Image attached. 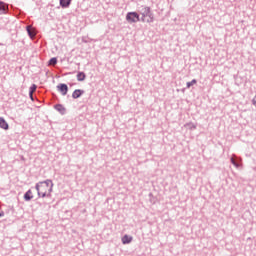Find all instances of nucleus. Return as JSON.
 Wrapping results in <instances>:
<instances>
[{"mask_svg": "<svg viewBox=\"0 0 256 256\" xmlns=\"http://www.w3.org/2000/svg\"><path fill=\"white\" fill-rule=\"evenodd\" d=\"M35 189L38 193V197H51V193H53V181L47 179L42 182H38L35 186Z\"/></svg>", "mask_w": 256, "mask_h": 256, "instance_id": "obj_1", "label": "nucleus"}, {"mask_svg": "<svg viewBox=\"0 0 256 256\" xmlns=\"http://www.w3.org/2000/svg\"><path fill=\"white\" fill-rule=\"evenodd\" d=\"M141 21L143 23H153L155 21V18L153 16V12H151V7L145 6L141 9Z\"/></svg>", "mask_w": 256, "mask_h": 256, "instance_id": "obj_2", "label": "nucleus"}, {"mask_svg": "<svg viewBox=\"0 0 256 256\" xmlns=\"http://www.w3.org/2000/svg\"><path fill=\"white\" fill-rule=\"evenodd\" d=\"M126 21H128V23H138V21H141V18L137 12H128L126 15Z\"/></svg>", "mask_w": 256, "mask_h": 256, "instance_id": "obj_3", "label": "nucleus"}, {"mask_svg": "<svg viewBox=\"0 0 256 256\" xmlns=\"http://www.w3.org/2000/svg\"><path fill=\"white\" fill-rule=\"evenodd\" d=\"M9 13V4L0 1V15H7Z\"/></svg>", "mask_w": 256, "mask_h": 256, "instance_id": "obj_4", "label": "nucleus"}, {"mask_svg": "<svg viewBox=\"0 0 256 256\" xmlns=\"http://www.w3.org/2000/svg\"><path fill=\"white\" fill-rule=\"evenodd\" d=\"M58 91H60V93H62V95H67L68 91H69V86H67V84H59L57 86Z\"/></svg>", "mask_w": 256, "mask_h": 256, "instance_id": "obj_5", "label": "nucleus"}, {"mask_svg": "<svg viewBox=\"0 0 256 256\" xmlns=\"http://www.w3.org/2000/svg\"><path fill=\"white\" fill-rule=\"evenodd\" d=\"M54 109H56L60 115H65L67 113V109L62 104H56Z\"/></svg>", "mask_w": 256, "mask_h": 256, "instance_id": "obj_6", "label": "nucleus"}, {"mask_svg": "<svg viewBox=\"0 0 256 256\" xmlns=\"http://www.w3.org/2000/svg\"><path fill=\"white\" fill-rule=\"evenodd\" d=\"M85 94V90H81V89H76L74 90V92L72 93V98L73 99H79V97H81L82 95Z\"/></svg>", "mask_w": 256, "mask_h": 256, "instance_id": "obj_7", "label": "nucleus"}, {"mask_svg": "<svg viewBox=\"0 0 256 256\" xmlns=\"http://www.w3.org/2000/svg\"><path fill=\"white\" fill-rule=\"evenodd\" d=\"M73 0H60V7H62V9H67L71 6V2Z\"/></svg>", "mask_w": 256, "mask_h": 256, "instance_id": "obj_8", "label": "nucleus"}, {"mask_svg": "<svg viewBox=\"0 0 256 256\" xmlns=\"http://www.w3.org/2000/svg\"><path fill=\"white\" fill-rule=\"evenodd\" d=\"M0 127L5 131L9 130V124L7 123V121H5V118L3 117H0Z\"/></svg>", "mask_w": 256, "mask_h": 256, "instance_id": "obj_9", "label": "nucleus"}, {"mask_svg": "<svg viewBox=\"0 0 256 256\" xmlns=\"http://www.w3.org/2000/svg\"><path fill=\"white\" fill-rule=\"evenodd\" d=\"M133 241V237L129 236V235H124L122 237V243L123 245H129V243H131Z\"/></svg>", "mask_w": 256, "mask_h": 256, "instance_id": "obj_10", "label": "nucleus"}, {"mask_svg": "<svg viewBox=\"0 0 256 256\" xmlns=\"http://www.w3.org/2000/svg\"><path fill=\"white\" fill-rule=\"evenodd\" d=\"M31 199H33V192L31 190H28L25 194H24V200L25 201H31Z\"/></svg>", "mask_w": 256, "mask_h": 256, "instance_id": "obj_11", "label": "nucleus"}, {"mask_svg": "<svg viewBox=\"0 0 256 256\" xmlns=\"http://www.w3.org/2000/svg\"><path fill=\"white\" fill-rule=\"evenodd\" d=\"M76 77L77 81H85L87 75L85 74V72H78Z\"/></svg>", "mask_w": 256, "mask_h": 256, "instance_id": "obj_12", "label": "nucleus"}, {"mask_svg": "<svg viewBox=\"0 0 256 256\" xmlns=\"http://www.w3.org/2000/svg\"><path fill=\"white\" fill-rule=\"evenodd\" d=\"M196 83H197V80H196V79H193L192 81L187 82V83H186L187 89H191V87H193V85H196Z\"/></svg>", "mask_w": 256, "mask_h": 256, "instance_id": "obj_13", "label": "nucleus"}, {"mask_svg": "<svg viewBox=\"0 0 256 256\" xmlns=\"http://www.w3.org/2000/svg\"><path fill=\"white\" fill-rule=\"evenodd\" d=\"M35 91H37V86H36V84H32L29 88V95H33V93H35Z\"/></svg>", "mask_w": 256, "mask_h": 256, "instance_id": "obj_14", "label": "nucleus"}, {"mask_svg": "<svg viewBox=\"0 0 256 256\" xmlns=\"http://www.w3.org/2000/svg\"><path fill=\"white\" fill-rule=\"evenodd\" d=\"M186 127H188L190 131H194V129H197V125H195L194 123H187Z\"/></svg>", "mask_w": 256, "mask_h": 256, "instance_id": "obj_15", "label": "nucleus"}, {"mask_svg": "<svg viewBox=\"0 0 256 256\" xmlns=\"http://www.w3.org/2000/svg\"><path fill=\"white\" fill-rule=\"evenodd\" d=\"M232 165H234V167L239 168V163L237 162V160H235V155L233 157H231L230 159Z\"/></svg>", "mask_w": 256, "mask_h": 256, "instance_id": "obj_16", "label": "nucleus"}, {"mask_svg": "<svg viewBox=\"0 0 256 256\" xmlns=\"http://www.w3.org/2000/svg\"><path fill=\"white\" fill-rule=\"evenodd\" d=\"M49 65H57V58L53 57L49 60Z\"/></svg>", "mask_w": 256, "mask_h": 256, "instance_id": "obj_17", "label": "nucleus"}, {"mask_svg": "<svg viewBox=\"0 0 256 256\" xmlns=\"http://www.w3.org/2000/svg\"><path fill=\"white\" fill-rule=\"evenodd\" d=\"M26 30H27L29 37H33V33L31 32V29L29 28V26H27Z\"/></svg>", "mask_w": 256, "mask_h": 256, "instance_id": "obj_18", "label": "nucleus"}, {"mask_svg": "<svg viewBox=\"0 0 256 256\" xmlns=\"http://www.w3.org/2000/svg\"><path fill=\"white\" fill-rule=\"evenodd\" d=\"M252 104L254 105V107H256V95L254 96V98L252 100Z\"/></svg>", "mask_w": 256, "mask_h": 256, "instance_id": "obj_19", "label": "nucleus"}, {"mask_svg": "<svg viewBox=\"0 0 256 256\" xmlns=\"http://www.w3.org/2000/svg\"><path fill=\"white\" fill-rule=\"evenodd\" d=\"M0 217H5V212H0Z\"/></svg>", "mask_w": 256, "mask_h": 256, "instance_id": "obj_20", "label": "nucleus"}, {"mask_svg": "<svg viewBox=\"0 0 256 256\" xmlns=\"http://www.w3.org/2000/svg\"><path fill=\"white\" fill-rule=\"evenodd\" d=\"M29 97H30L31 101H34L33 94L29 95Z\"/></svg>", "mask_w": 256, "mask_h": 256, "instance_id": "obj_21", "label": "nucleus"}, {"mask_svg": "<svg viewBox=\"0 0 256 256\" xmlns=\"http://www.w3.org/2000/svg\"><path fill=\"white\" fill-rule=\"evenodd\" d=\"M0 45H3V44H0Z\"/></svg>", "mask_w": 256, "mask_h": 256, "instance_id": "obj_22", "label": "nucleus"}]
</instances>
